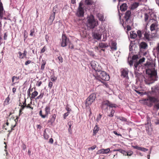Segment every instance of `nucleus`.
<instances>
[{
    "instance_id": "obj_44",
    "label": "nucleus",
    "mask_w": 159,
    "mask_h": 159,
    "mask_svg": "<svg viewBox=\"0 0 159 159\" xmlns=\"http://www.w3.org/2000/svg\"><path fill=\"white\" fill-rule=\"evenodd\" d=\"M98 19L99 20L102 21L104 20V17L102 14H100L98 15Z\"/></svg>"
},
{
    "instance_id": "obj_12",
    "label": "nucleus",
    "mask_w": 159,
    "mask_h": 159,
    "mask_svg": "<svg viewBox=\"0 0 159 159\" xmlns=\"http://www.w3.org/2000/svg\"><path fill=\"white\" fill-rule=\"evenodd\" d=\"M55 16V13L54 12H53L51 14L48 20V23L51 25L52 24L54 20Z\"/></svg>"
},
{
    "instance_id": "obj_18",
    "label": "nucleus",
    "mask_w": 159,
    "mask_h": 159,
    "mask_svg": "<svg viewBox=\"0 0 159 159\" xmlns=\"http://www.w3.org/2000/svg\"><path fill=\"white\" fill-rule=\"evenodd\" d=\"M150 76L151 77H154V80H157V79L158 78L157 70L155 69L152 70Z\"/></svg>"
},
{
    "instance_id": "obj_16",
    "label": "nucleus",
    "mask_w": 159,
    "mask_h": 159,
    "mask_svg": "<svg viewBox=\"0 0 159 159\" xmlns=\"http://www.w3.org/2000/svg\"><path fill=\"white\" fill-rule=\"evenodd\" d=\"M144 37L145 40L148 41L151 40L152 38V37L147 32H145L144 34Z\"/></svg>"
},
{
    "instance_id": "obj_13",
    "label": "nucleus",
    "mask_w": 159,
    "mask_h": 159,
    "mask_svg": "<svg viewBox=\"0 0 159 159\" xmlns=\"http://www.w3.org/2000/svg\"><path fill=\"white\" fill-rule=\"evenodd\" d=\"M19 119V116H16V119L14 120V121L15 122V124L14 125H11L10 127V129L8 130V132H9V133H11L12 131L14 130V128L16 127V124H17V122L18 121Z\"/></svg>"
},
{
    "instance_id": "obj_3",
    "label": "nucleus",
    "mask_w": 159,
    "mask_h": 159,
    "mask_svg": "<svg viewBox=\"0 0 159 159\" xmlns=\"http://www.w3.org/2000/svg\"><path fill=\"white\" fill-rule=\"evenodd\" d=\"M117 106L116 104L112 103L108 100H103L102 102L101 107L102 110H107L108 107H116Z\"/></svg>"
},
{
    "instance_id": "obj_32",
    "label": "nucleus",
    "mask_w": 159,
    "mask_h": 159,
    "mask_svg": "<svg viewBox=\"0 0 159 159\" xmlns=\"http://www.w3.org/2000/svg\"><path fill=\"white\" fill-rule=\"evenodd\" d=\"M10 100V99L9 98V96H8V97L6 98L5 101L4 102V105H8L9 104Z\"/></svg>"
},
{
    "instance_id": "obj_40",
    "label": "nucleus",
    "mask_w": 159,
    "mask_h": 159,
    "mask_svg": "<svg viewBox=\"0 0 159 159\" xmlns=\"http://www.w3.org/2000/svg\"><path fill=\"white\" fill-rule=\"evenodd\" d=\"M44 94V93H40V95L39 96H38L37 97L35 98V99L36 100L37 99H42L43 98V97Z\"/></svg>"
},
{
    "instance_id": "obj_15",
    "label": "nucleus",
    "mask_w": 159,
    "mask_h": 159,
    "mask_svg": "<svg viewBox=\"0 0 159 159\" xmlns=\"http://www.w3.org/2000/svg\"><path fill=\"white\" fill-rule=\"evenodd\" d=\"M27 53V52L25 50L24 51L23 53H21L20 52H19L18 53L19 54V58L22 59H23L25 57H26Z\"/></svg>"
},
{
    "instance_id": "obj_23",
    "label": "nucleus",
    "mask_w": 159,
    "mask_h": 159,
    "mask_svg": "<svg viewBox=\"0 0 159 159\" xmlns=\"http://www.w3.org/2000/svg\"><path fill=\"white\" fill-rule=\"evenodd\" d=\"M99 129L100 128L98 126V125H96L93 129V135H95L96 134L99 130Z\"/></svg>"
},
{
    "instance_id": "obj_51",
    "label": "nucleus",
    "mask_w": 159,
    "mask_h": 159,
    "mask_svg": "<svg viewBox=\"0 0 159 159\" xmlns=\"http://www.w3.org/2000/svg\"><path fill=\"white\" fill-rule=\"evenodd\" d=\"M69 47L71 49H73L74 48V46L73 44L70 42H69Z\"/></svg>"
},
{
    "instance_id": "obj_27",
    "label": "nucleus",
    "mask_w": 159,
    "mask_h": 159,
    "mask_svg": "<svg viewBox=\"0 0 159 159\" xmlns=\"http://www.w3.org/2000/svg\"><path fill=\"white\" fill-rule=\"evenodd\" d=\"M147 46V44L145 42H142L140 44V48L142 49H145Z\"/></svg>"
},
{
    "instance_id": "obj_11",
    "label": "nucleus",
    "mask_w": 159,
    "mask_h": 159,
    "mask_svg": "<svg viewBox=\"0 0 159 159\" xmlns=\"http://www.w3.org/2000/svg\"><path fill=\"white\" fill-rule=\"evenodd\" d=\"M67 38L65 34H62V41L61 43V46L66 47L67 45Z\"/></svg>"
},
{
    "instance_id": "obj_55",
    "label": "nucleus",
    "mask_w": 159,
    "mask_h": 159,
    "mask_svg": "<svg viewBox=\"0 0 159 159\" xmlns=\"http://www.w3.org/2000/svg\"><path fill=\"white\" fill-rule=\"evenodd\" d=\"M53 85V83L52 82H50L49 83L48 86V87L50 89H51L52 88V87Z\"/></svg>"
},
{
    "instance_id": "obj_41",
    "label": "nucleus",
    "mask_w": 159,
    "mask_h": 159,
    "mask_svg": "<svg viewBox=\"0 0 159 159\" xmlns=\"http://www.w3.org/2000/svg\"><path fill=\"white\" fill-rule=\"evenodd\" d=\"M104 154V149H102L98 150L97 152V154Z\"/></svg>"
},
{
    "instance_id": "obj_56",
    "label": "nucleus",
    "mask_w": 159,
    "mask_h": 159,
    "mask_svg": "<svg viewBox=\"0 0 159 159\" xmlns=\"http://www.w3.org/2000/svg\"><path fill=\"white\" fill-rule=\"evenodd\" d=\"M110 151L109 148H107L106 149H104V154H107Z\"/></svg>"
},
{
    "instance_id": "obj_34",
    "label": "nucleus",
    "mask_w": 159,
    "mask_h": 159,
    "mask_svg": "<svg viewBox=\"0 0 159 159\" xmlns=\"http://www.w3.org/2000/svg\"><path fill=\"white\" fill-rule=\"evenodd\" d=\"M117 119H119L123 121L126 122L127 121V119L123 117H118Z\"/></svg>"
},
{
    "instance_id": "obj_10",
    "label": "nucleus",
    "mask_w": 159,
    "mask_h": 159,
    "mask_svg": "<svg viewBox=\"0 0 159 159\" xmlns=\"http://www.w3.org/2000/svg\"><path fill=\"white\" fill-rule=\"evenodd\" d=\"M157 26L158 24L157 22H155V23L152 24L150 26V30L152 32L153 31L155 30V33H154V34H155L157 33Z\"/></svg>"
},
{
    "instance_id": "obj_21",
    "label": "nucleus",
    "mask_w": 159,
    "mask_h": 159,
    "mask_svg": "<svg viewBox=\"0 0 159 159\" xmlns=\"http://www.w3.org/2000/svg\"><path fill=\"white\" fill-rule=\"evenodd\" d=\"M3 8L2 2L0 3V18L1 19H3Z\"/></svg>"
},
{
    "instance_id": "obj_2",
    "label": "nucleus",
    "mask_w": 159,
    "mask_h": 159,
    "mask_svg": "<svg viewBox=\"0 0 159 159\" xmlns=\"http://www.w3.org/2000/svg\"><path fill=\"white\" fill-rule=\"evenodd\" d=\"M98 25V21L94 19L93 15L88 18L87 26L90 29H93Z\"/></svg>"
},
{
    "instance_id": "obj_25",
    "label": "nucleus",
    "mask_w": 159,
    "mask_h": 159,
    "mask_svg": "<svg viewBox=\"0 0 159 159\" xmlns=\"http://www.w3.org/2000/svg\"><path fill=\"white\" fill-rule=\"evenodd\" d=\"M99 46L100 48H105L108 47V45L107 43L101 42L99 43Z\"/></svg>"
},
{
    "instance_id": "obj_29",
    "label": "nucleus",
    "mask_w": 159,
    "mask_h": 159,
    "mask_svg": "<svg viewBox=\"0 0 159 159\" xmlns=\"http://www.w3.org/2000/svg\"><path fill=\"white\" fill-rule=\"evenodd\" d=\"M38 94V92L36 91H34L31 94V95L30 98L31 99H33L37 96Z\"/></svg>"
},
{
    "instance_id": "obj_1",
    "label": "nucleus",
    "mask_w": 159,
    "mask_h": 159,
    "mask_svg": "<svg viewBox=\"0 0 159 159\" xmlns=\"http://www.w3.org/2000/svg\"><path fill=\"white\" fill-rule=\"evenodd\" d=\"M98 73H97L98 76L96 79L102 82V81H108L110 79L109 75L104 71H100V70L98 71Z\"/></svg>"
},
{
    "instance_id": "obj_39",
    "label": "nucleus",
    "mask_w": 159,
    "mask_h": 159,
    "mask_svg": "<svg viewBox=\"0 0 159 159\" xmlns=\"http://www.w3.org/2000/svg\"><path fill=\"white\" fill-rule=\"evenodd\" d=\"M35 30L34 28L30 30V35L31 36H35Z\"/></svg>"
},
{
    "instance_id": "obj_47",
    "label": "nucleus",
    "mask_w": 159,
    "mask_h": 159,
    "mask_svg": "<svg viewBox=\"0 0 159 159\" xmlns=\"http://www.w3.org/2000/svg\"><path fill=\"white\" fill-rule=\"evenodd\" d=\"M145 60V58L144 57H143L142 58L139 59V60L138 61L139 63L140 64L142 63Z\"/></svg>"
},
{
    "instance_id": "obj_24",
    "label": "nucleus",
    "mask_w": 159,
    "mask_h": 159,
    "mask_svg": "<svg viewBox=\"0 0 159 159\" xmlns=\"http://www.w3.org/2000/svg\"><path fill=\"white\" fill-rule=\"evenodd\" d=\"M127 4L124 3L120 6V10L122 11H124L127 9Z\"/></svg>"
},
{
    "instance_id": "obj_19",
    "label": "nucleus",
    "mask_w": 159,
    "mask_h": 159,
    "mask_svg": "<svg viewBox=\"0 0 159 159\" xmlns=\"http://www.w3.org/2000/svg\"><path fill=\"white\" fill-rule=\"evenodd\" d=\"M56 116V114H54L52 115L51 117L50 118V119L48 120V122L52 124L55 120Z\"/></svg>"
},
{
    "instance_id": "obj_48",
    "label": "nucleus",
    "mask_w": 159,
    "mask_h": 159,
    "mask_svg": "<svg viewBox=\"0 0 159 159\" xmlns=\"http://www.w3.org/2000/svg\"><path fill=\"white\" fill-rule=\"evenodd\" d=\"M155 50L157 52V54L159 55V43L157 44V46L155 48Z\"/></svg>"
},
{
    "instance_id": "obj_22",
    "label": "nucleus",
    "mask_w": 159,
    "mask_h": 159,
    "mask_svg": "<svg viewBox=\"0 0 159 159\" xmlns=\"http://www.w3.org/2000/svg\"><path fill=\"white\" fill-rule=\"evenodd\" d=\"M116 43L114 41H112L111 43V49L113 50H116L117 49Z\"/></svg>"
},
{
    "instance_id": "obj_33",
    "label": "nucleus",
    "mask_w": 159,
    "mask_h": 159,
    "mask_svg": "<svg viewBox=\"0 0 159 159\" xmlns=\"http://www.w3.org/2000/svg\"><path fill=\"white\" fill-rule=\"evenodd\" d=\"M20 77L19 76L17 77L16 76H14L12 77V82L13 83L11 84L12 86L14 85V84L16 83H14V81L15 80V79H17V80H18L19 79Z\"/></svg>"
},
{
    "instance_id": "obj_59",
    "label": "nucleus",
    "mask_w": 159,
    "mask_h": 159,
    "mask_svg": "<svg viewBox=\"0 0 159 159\" xmlns=\"http://www.w3.org/2000/svg\"><path fill=\"white\" fill-rule=\"evenodd\" d=\"M138 56L137 55H134L132 57V60H135L137 58H138Z\"/></svg>"
},
{
    "instance_id": "obj_28",
    "label": "nucleus",
    "mask_w": 159,
    "mask_h": 159,
    "mask_svg": "<svg viewBox=\"0 0 159 159\" xmlns=\"http://www.w3.org/2000/svg\"><path fill=\"white\" fill-rule=\"evenodd\" d=\"M93 37L94 39L98 40H99L101 39V35L98 33H94Z\"/></svg>"
},
{
    "instance_id": "obj_64",
    "label": "nucleus",
    "mask_w": 159,
    "mask_h": 159,
    "mask_svg": "<svg viewBox=\"0 0 159 159\" xmlns=\"http://www.w3.org/2000/svg\"><path fill=\"white\" fill-rule=\"evenodd\" d=\"M42 84V82L41 81H38L36 84V85L38 86H40Z\"/></svg>"
},
{
    "instance_id": "obj_31",
    "label": "nucleus",
    "mask_w": 159,
    "mask_h": 159,
    "mask_svg": "<svg viewBox=\"0 0 159 159\" xmlns=\"http://www.w3.org/2000/svg\"><path fill=\"white\" fill-rule=\"evenodd\" d=\"M155 105L154 106V108L158 110L159 109V100L158 99V101L154 103Z\"/></svg>"
},
{
    "instance_id": "obj_49",
    "label": "nucleus",
    "mask_w": 159,
    "mask_h": 159,
    "mask_svg": "<svg viewBox=\"0 0 159 159\" xmlns=\"http://www.w3.org/2000/svg\"><path fill=\"white\" fill-rule=\"evenodd\" d=\"M127 156H131L133 154V152L132 151L129 150L127 152Z\"/></svg>"
},
{
    "instance_id": "obj_53",
    "label": "nucleus",
    "mask_w": 159,
    "mask_h": 159,
    "mask_svg": "<svg viewBox=\"0 0 159 159\" xmlns=\"http://www.w3.org/2000/svg\"><path fill=\"white\" fill-rule=\"evenodd\" d=\"M58 60L59 61L62 63L63 62V58H62L61 56L60 55L58 57Z\"/></svg>"
},
{
    "instance_id": "obj_9",
    "label": "nucleus",
    "mask_w": 159,
    "mask_h": 159,
    "mask_svg": "<svg viewBox=\"0 0 159 159\" xmlns=\"http://www.w3.org/2000/svg\"><path fill=\"white\" fill-rule=\"evenodd\" d=\"M90 64L92 68L96 71H98L100 70L98 68L99 64L97 62L92 61H91Z\"/></svg>"
},
{
    "instance_id": "obj_50",
    "label": "nucleus",
    "mask_w": 159,
    "mask_h": 159,
    "mask_svg": "<svg viewBox=\"0 0 159 159\" xmlns=\"http://www.w3.org/2000/svg\"><path fill=\"white\" fill-rule=\"evenodd\" d=\"M139 5V3L137 2H135L134 4H133L132 6V7L133 8H136Z\"/></svg>"
},
{
    "instance_id": "obj_20",
    "label": "nucleus",
    "mask_w": 159,
    "mask_h": 159,
    "mask_svg": "<svg viewBox=\"0 0 159 159\" xmlns=\"http://www.w3.org/2000/svg\"><path fill=\"white\" fill-rule=\"evenodd\" d=\"M50 132L49 131H46V129L43 132V137L46 139H48L50 137Z\"/></svg>"
},
{
    "instance_id": "obj_17",
    "label": "nucleus",
    "mask_w": 159,
    "mask_h": 159,
    "mask_svg": "<svg viewBox=\"0 0 159 159\" xmlns=\"http://www.w3.org/2000/svg\"><path fill=\"white\" fill-rule=\"evenodd\" d=\"M132 147L134 149H136L137 150L144 152L148 151V149L146 148L143 147H140L138 146H132Z\"/></svg>"
},
{
    "instance_id": "obj_45",
    "label": "nucleus",
    "mask_w": 159,
    "mask_h": 159,
    "mask_svg": "<svg viewBox=\"0 0 159 159\" xmlns=\"http://www.w3.org/2000/svg\"><path fill=\"white\" fill-rule=\"evenodd\" d=\"M46 62H43L41 65V69L42 70H43L44 69L45 67V66L46 64Z\"/></svg>"
},
{
    "instance_id": "obj_5",
    "label": "nucleus",
    "mask_w": 159,
    "mask_h": 159,
    "mask_svg": "<svg viewBox=\"0 0 159 159\" xmlns=\"http://www.w3.org/2000/svg\"><path fill=\"white\" fill-rule=\"evenodd\" d=\"M158 101V99L155 97H148L147 98L144 100V103L148 106L151 107L152 105V103H155Z\"/></svg>"
},
{
    "instance_id": "obj_37",
    "label": "nucleus",
    "mask_w": 159,
    "mask_h": 159,
    "mask_svg": "<svg viewBox=\"0 0 159 159\" xmlns=\"http://www.w3.org/2000/svg\"><path fill=\"white\" fill-rule=\"evenodd\" d=\"M137 36H138L139 39H140L142 37V31L140 30H138L137 31Z\"/></svg>"
},
{
    "instance_id": "obj_38",
    "label": "nucleus",
    "mask_w": 159,
    "mask_h": 159,
    "mask_svg": "<svg viewBox=\"0 0 159 159\" xmlns=\"http://www.w3.org/2000/svg\"><path fill=\"white\" fill-rule=\"evenodd\" d=\"M140 64L138 61L135 62L134 64L135 70H138L137 67Z\"/></svg>"
},
{
    "instance_id": "obj_61",
    "label": "nucleus",
    "mask_w": 159,
    "mask_h": 159,
    "mask_svg": "<svg viewBox=\"0 0 159 159\" xmlns=\"http://www.w3.org/2000/svg\"><path fill=\"white\" fill-rule=\"evenodd\" d=\"M123 150H122V149H118L114 150L113 151H118L119 152L121 153H122L123 152Z\"/></svg>"
},
{
    "instance_id": "obj_43",
    "label": "nucleus",
    "mask_w": 159,
    "mask_h": 159,
    "mask_svg": "<svg viewBox=\"0 0 159 159\" xmlns=\"http://www.w3.org/2000/svg\"><path fill=\"white\" fill-rule=\"evenodd\" d=\"M51 80L52 82L55 81L57 80V77L54 75H52L50 77Z\"/></svg>"
},
{
    "instance_id": "obj_52",
    "label": "nucleus",
    "mask_w": 159,
    "mask_h": 159,
    "mask_svg": "<svg viewBox=\"0 0 159 159\" xmlns=\"http://www.w3.org/2000/svg\"><path fill=\"white\" fill-rule=\"evenodd\" d=\"M7 37V32L5 33L4 34L3 36V39L4 40H6Z\"/></svg>"
},
{
    "instance_id": "obj_42",
    "label": "nucleus",
    "mask_w": 159,
    "mask_h": 159,
    "mask_svg": "<svg viewBox=\"0 0 159 159\" xmlns=\"http://www.w3.org/2000/svg\"><path fill=\"white\" fill-rule=\"evenodd\" d=\"M152 70L148 68H146V73L147 74L150 75Z\"/></svg>"
},
{
    "instance_id": "obj_54",
    "label": "nucleus",
    "mask_w": 159,
    "mask_h": 159,
    "mask_svg": "<svg viewBox=\"0 0 159 159\" xmlns=\"http://www.w3.org/2000/svg\"><path fill=\"white\" fill-rule=\"evenodd\" d=\"M126 24L127 25V26H126L127 30V31L130 30L131 29V27L130 25H127V24Z\"/></svg>"
},
{
    "instance_id": "obj_14",
    "label": "nucleus",
    "mask_w": 159,
    "mask_h": 159,
    "mask_svg": "<svg viewBox=\"0 0 159 159\" xmlns=\"http://www.w3.org/2000/svg\"><path fill=\"white\" fill-rule=\"evenodd\" d=\"M129 71L127 69H123L121 72V76L124 77H128Z\"/></svg>"
},
{
    "instance_id": "obj_62",
    "label": "nucleus",
    "mask_w": 159,
    "mask_h": 159,
    "mask_svg": "<svg viewBox=\"0 0 159 159\" xmlns=\"http://www.w3.org/2000/svg\"><path fill=\"white\" fill-rule=\"evenodd\" d=\"M31 62V61L30 60H28L25 61V65L26 66L28 65Z\"/></svg>"
},
{
    "instance_id": "obj_46",
    "label": "nucleus",
    "mask_w": 159,
    "mask_h": 159,
    "mask_svg": "<svg viewBox=\"0 0 159 159\" xmlns=\"http://www.w3.org/2000/svg\"><path fill=\"white\" fill-rule=\"evenodd\" d=\"M114 112L115 111L113 110H111L110 114L108 115V116L110 117H112L113 116Z\"/></svg>"
},
{
    "instance_id": "obj_6",
    "label": "nucleus",
    "mask_w": 159,
    "mask_h": 159,
    "mask_svg": "<svg viewBox=\"0 0 159 159\" xmlns=\"http://www.w3.org/2000/svg\"><path fill=\"white\" fill-rule=\"evenodd\" d=\"M50 105H47L45 108V114H42V111L41 110L39 112V115L42 118H44L47 117L48 115L50 113Z\"/></svg>"
},
{
    "instance_id": "obj_26",
    "label": "nucleus",
    "mask_w": 159,
    "mask_h": 159,
    "mask_svg": "<svg viewBox=\"0 0 159 159\" xmlns=\"http://www.w3.org/2000/svg\"><path fill=\"white\" fill-rule=\"evenodd\" d=\"M130 34L131 39H135L137 37V34L134 31H131Z\"/></svg>"
},
{
    "instance_id": "obj_30",
    "label": "nucleus",
    "mask_w": 159,
    "mask_h": 159,
    "mask_svg": "<svg viewBox=\"0 0 159 159\" xmlns=\"http://www.w3.org/2000/svg\"><path fill=\"white\" fill-rule=\"evenodd\" d=\"M25 107H26L25 106H23L22 105L21 106V107L19 111V116H19V117L23 113L22 112V111L24 109Z\"/></svg>"
},
{
    "instance_id": "obj_63",
    "label": "nucleus",
    "mask_w": 159,
    "mask_h": 159,
    "mask_svg": "<svg viewBox=\"0 0 159 159\" xmlns=\"http://www.w3.org/2000/svg\"><path fill=\"white\" fill-rule=\"evenodd\" d=\"M69 114V113L68 112H67L65 113L64 115V118L65 119L66 117L68 116Z\"/></svg>"
},
{
    "instance_id": "obj_57",
    "label": "nucleus",
    "mask_w": 159,
    "mask_h": 159,
    "mask_svg": "<svg viewBox=\"0 0 159 159\" xmlns=\"http://www.w3.org/2000/svg\"><path fill=\"white\" fill-rule=\"evenodd\" d=\"M96 147H97V146L96 145H94L93 146H92L90 148H89L88 149L89 150H93L96 148Z\"/></svg>"
},
{
    "instance_id": "obj_60",
    "label": "nucleus",
    "mask_w": 159,
    "mask_h": 159,
    "mask_svg": "<svg viewBox=\"0 0 159 159\" xmlns=\"http://www.w3.org/2000/svg\"><path fill=\"white\" fill-rule=\"evenodd\" d=\"M113 132L117 136H120L121 137L122 136V135L121 134L117 133L116 131H114Z\"/></svg>"
},
{
    "instance_id": "obj_36",
    "label": "nucleus",
    "mask_w": 159,
    "mask_h": 159,
    "mask_svg": "<svg viewBox=\"0 0 159 159\" xmlns=\"http://www.w3.org/2000/svg\"><path fill=\"white\" fill-rule=\"evenodd\" d=\"M149 17V14L148 13H145L144 15V20L146 22H147L148 20Z\"/></svg>"
},
{
    "instance_id": "obj_35",
    "label": "nucleus",
    "mask_w": 159,
    "mask_h": 159,
    "mask_svg": "<svg viewBox=\"0 0 159 159\" xmlns=\"http://www.w3.org/2000/svg\"><path fill=\"white\" fill-rule=\"evenodd\" d=\"M85 3L88 5H91L93 4V2L92 0H85Z\"/></svg>"
},
{
    "instance_id": "obj_4",
    "label": "nucleus",
    "mask_w": 159,
    "mask_h": 159,
    "mask_svg": "<svg viewBox=\"0 0 159 159\" xmlns=\"http://www.w3.org/2000/svg\"><path fill=\"white\" fill-rule=\"evenodd\" d=\"M96 98V94L95 93H92L89 95L85 102V104L86 108H90V106L95 101Z\"/></svg>"
},
{
    "instance_id": "obj_58",
    "label": "nucleus",
    "mask_w": 159,
    "mask_h": 159,
    "mask_svg": "<svg viewBox=\"0 0 159 159\" xmlns=\"http://www.w3.org/2000/svg\"><path fill=\"white\" fill-rule=\"evenodd\" d=\"M26 107L27 108H30L32 110H33V107L31 106V105L30 104H28L26 106Z\"/></svg>"
},
{
    "instance_id": "obj_7",
    "label": "nucleus",
    "mask_w": 159,
    "mask_h": 159,
    "mask_svg": "<svg viewBox=\"0 0 159 159\" xmlns=\"http://www.w3.org/2000/svg\"><path fill=\"white\" fill-rule=\"evenodd\" d=\"M83 4L81 2H80L79 4L78 10L77 12V15L79 17H83L84 16V10L82 6Z\"/></svg>"
},
{
    "instance_id": "obj_8",
    "label": "nucleus",
    "mask_w": 159,
    "mask_h": 159,
    "mask_svg": "<svg viewBox=\"0 0 159 159\" xmlns=\"http://www.w3.org/2000/svg\"><path fill=\"white\" fill-rule=\"evenodd\" d=\"M131 11L129 10L127 11L125 14L124 19L125 20V24H129L131 23V20L130 19L131 16Z\"/></svg>"
}]
</instances>
